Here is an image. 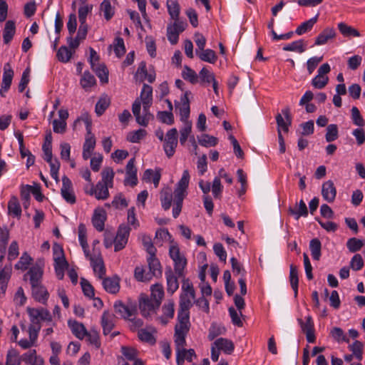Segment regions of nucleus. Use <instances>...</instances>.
Returning <instances> with one entry per match:
<instances>
[{
    "label": "nucleus",
    "mask_w": 365,
    "mask_h": 365,
    "mask_svg": "<svg viewBox=\"0 0 365 365\" xmlns=\"http://www.w3.org/2000/svg\"><path fill=\"white\" fill-rule=\"evenodd\" d=\"M153 93H140V98L135 100L132 105V112L138 124L146 127L154 115L150 112L153 103Z\"/></svg>",
    "instance_id": "f257e3e1"
},
{
    "label": "nucleus",
    "mask_w": 365,
    "mask_h": 365,
    "mask_svg": "<svg viewBox=\"0 0 365 365\" xmlns=\"http://www.w3.org/2000/svg\"><path fill=\"white\" fill-rule=\"evenodd\" d=\"M195 298V293L190 296L188 292H182L180 297V309L178 314V323L175 327H178L179 332L183 334V332L190 329V315L189 309L192 305V301Z\"/></svg>",
    "instance_id": "f03ea898"
},
{
    "label": "nucleus",
    "mask_w": 365,
    "mask_h": 365,
    "mask_svg": "<svg viewBox=\"0 0 365 365\" xmlns=\"http://www.w3.org/2000/svg\"><path fill=\"white\" fill-rule=\"evenodd\" d=\"M190 181V174L187 170L183 171L182 178L176 185V187L173 192V216L177 218L182 207V202L185 197L187 196V189L188 187Z\"/></svg>",
    "instance_id": "7ed1b4c3"
},
{
    "label": "nucleus",
    "mask_w": 365,
    "mask_h": 365,
    "mask_svg": "<svg viewBox=\"0 0 365 365\" xmlns=\"http://www.w3.org/2000/svg\"><path fill=\"white\" fill-rule=\"evenodd\" d=\"M178 331V327H175V344L176 346L177 352L176 361L178 365H183L185 360L191 362L193 358H196V354L194 349H186L184 348V346L186 345L185 336L189 330L183 332V334Z\"/></svg>",
    "instance_id": "20e7f679"
},
{
    "label": "nucleus",
    "mask_w": 365,
    "mask_h": 365,
    "mask_svg": "<svg viewBox=\"0 0 365 365\" xmlns=\"http://www.w3.org/2000/svg\"><path fill=\"white\" fill-rule=\"evenodd\" d=\"M169 255L174 262V269L178 277H185L184 269L187 265V259L180 251L176 243L170 246Z\"/></svg>",
    "instance_id": "39448f33"
},
{
    "label": "nucleus",
    "mask_w": 365,
    "mask_h": 365,
    "mask_svg": "<svg viewBox=\"0 0 365 365\" xmlns=\"http://www.w3.org/2000/svg\"><path fill=\"white\" fill-rule=\"evenodd\" d=\"M172 20L173 22L167 26V37L170 43L175 45L178 41L179 34L185 30L187 24L180 19Z\"/></svg>",
    "instance_id": "423d86ee"
},
{
    "label": "nucleus",
    "mask_w": 365,
    "mask_h": 365,
    "mask_svg": "<svg viewBox=\"0 0 365 365\" xmlns=\"http://www.w3.org/2000/svg\"><path fill=\"white\" fill-rule=\"evenodd\" d=\"M54 250V269L56 277L58 279H62L64 277V271L68 267V263L66 260L63 249L56 245Z\"/></svg>",
    "instance_id": "0eeeda50"
},
{
    "label": "nucleus",
    "mask_w": 365,
    "mask_h": 365,
    "mask_svg": "<svg viewBox=\"0 0 365 365\" xmlns=\"http://www.w3.org/2000/svg\"><path fill=\"white\" fill-rule=\"evenodd\" d=\"M178 130L176 128L170 129L165 134L163 140V148L166 155L170 158L173 156L178 145Z\"/></svg>",
    "instance_id": "6e6552de"
},
{
    "label": "nucleus",
    "mask_w": 365,
    "mask_h": 365,
    "mask_svg": "<svg viewBox=\"0 0 365 365\" xmlns=\"http://www.w3.org/2000/svg\"><path fill=\"white\" fill-rule=\"evenodd\" d=\"M27 313L29 314L31 324H40V321L51 322L52 315L50 312L43 308H27Z\"/></svg>",
    "instance_id": "1a4fd4ad"
},
{
    "label": "nucleus",
    "mask_w": 365,
    "mask_h": 365,
    "mask_svg": "<svg viewBox=\"0 0 365 365\" xmlns=\"http://www.w3.org/2000/svg\"><path fill=\"white\" fill-rule=\"evenodd\" d=\"M130 232V228L128 225H120L115 238L113 241L115 252H118L125 247L128 243Z\"/></svg>",
    "instance_id": "9d476101"
},
{
    "label": "nucleus",
    "mask_w": 365,
    "mask_h": 365,
    "mask_svg": "<svg viewBox=\"0 0 365 365\" xmlns=\"http://www.w3.org/2000/svg\"><path fill=\"white\" fill-rule=\"evenodd\" d=\"M61 194L68 203L74 204L76 202V198L73 190L72 182L66 175L62 178Z\"/></svg>",
    "instance_id": "9b49d317"
},
{
    "label": "nucleus",
    "mask_w": 365,
    "mask_h": 365,
    "mask_svg": "<svg viewBox=\"0 0 365 365\" xmlns=\"http://www.w3.org/2000/svg\"><path fill=\"white\" fill-rule=\"evenodd\" d=\"M302 331L306 334L307 340L309 343H314L316 341L314 334V322L311 316L306 317V322H303L302 319H297Z\"/></svg>",
    "instance_id": "f8f14e48"
},
{
    "label": "nucleus",
    "mask_w": 365,
    "mask_h": 365,
    "mask_svg": "<svg viewBox=\"0 0 365 365\" xmlns=\"http://www.w3.org/2000/svg\"><path fill=\"white\" fill-rule=\"evenodd\" d=\"M176 109L179 110L181 121H189L187 119L190 116V101L187 95L185 93L181 96L180 101H175Z\"/></svg>",
    "instance_id": "ddd939ff"
},
{
    "label": "nucleus",
    "mask_w": 365,
    "mask_h": 365,
    "mask_svg": "<svg viewBox=\"0 0 365 365\" xmlns=\"http://www.w3.org/2000/svg\"><path fill=\"white\" fill-rule=\"evenodd\" d=\"M43 274V268L36 264L30 268L29 272L24 275V279L29 277L31 286L41 284H42Z\"/></svg>",
    "instance_id": "4468645a"
},
{
    "label": "nucleus",
    "mask_w": 365,
    "mask_h": 365,
    "mask_svg": "<svg viewBox=\"0 0 365 365\" xmlns=\"http://www.w3.org/2000/svg\"><path fill=\"white\" fill-rule=\"evenodd\" d=\"M116 322L115 315L109 312L104 311L101 317V326L103 327V332L105 335L110 333L115 327Z\"/></svg>",
    "instance_id": "2eb2a0df"
},
{
    "label": "nucleus",
    "mask_w": 365,
    "mask_h": 365,
    "mask_svg": "<svg viewBox=\"0 0 365 365\" xmlns=\"http://www.w3.org/2000/svg\"><path fill=\"white\" fill-rule=\"evenodd\" d=\"M282 113H278L276 115V121L278 126V129L283 130L287 133L289 127L292 123V118L289 113V109L286 108L282 110Z\"/></svg>",
    "instance_id": "dca6fc26"
},
{
    "label": "nucleus",
    "mask_w": 365,
    "mask_h": 365,
    "mask_svg": "<svg viewBox=\"0 0 365 365\" xmlns=\"http://www.w3.org/2000/svg\"><path fill=\"white\" fill-rule=\"evenodd\" d=\"M12 272L11 264L5 265L0 269V295H4Z\"/></svg>",
    "instance_id": "f3484780"
},
{
    "label": "nucleus",
    "mask_w": 365,
    "mask_h": 365,
    "mask_svg": "<svg viewBox=\"0 0 365 365\" xmlns=\"http://www.w3.org/2000/svg\"><path fill=\"white\" fill-rule=\"evenodd\" d=\"M322 195L323 198L328 202H332L334 201L336 195V189L333 181L328 180L323 183Z\"/></svg>",
    "instance_id": "a211bd4d"
},
{
    "label": "nucleus",
    "mask_w": 365,
    "mask_h": 365,
    "mask_svg": "<svg viewBox=\"0 0 365 365\" xmlns=\"http://www.w3.org/2000/svg\"><path fill=\"white\" fill-rule=\"evenodd\" d=\"M31 292L32 297L36 301L43 304L46 303L49 294L46 288L42 284L31 286Z\"/></svg>",
    "instance_id": "6ab92c4d"
},
{
    "label": "nucleus",
    "mask_w": 365,
    "mask_h": 365,
    "mask_svg": "<svg viewBox=\"0 0 365 365\" xmlns=\"http://www.w3.org/2000/svg\"><path fill=\"white\" fill-rule=\"evenodd\" d=\"M88 32V26L80 25L77 35L75 38H73L70 35L67 38V43L71 48L75 49L80 45V41L85 39Z\"/></svg>",
    "instance_id": "aec40b11"
},
{
    "label": "nucleus",
    "mask_w": 365,
    "mask_h": 365,
    "mask_svg": "<svg viewBox=\"0 0 365 365\" xmlns=\"http://www.w3.org/2000/svg\"><path fill=\"white\" fill-rule=\"evenodd\" d=\"M113 307L115 314L125 319H129V317L135 314L136 310L134 308L128 307L120 301L115 302Z\"/></svg>",
    "instance_id": "412c9836"
},
{
    "label": "nucleus",
    "mask_w": 365,
    "mask_h": 365,
    "mask_svg": "<svg viewBox=\"0 0 365 365\" xmlns=\"http://www.w3.org/2000/svg\"><path fill=\"white\" fill-rule=\"evenodd\" d=\"M147 262L149 267L148 272L152 274V277L161 276L162 267L159 259L156 257V254L149 255Z\"/></svg>",
    "instance_id": "4be33fe9"
},
{
    "label": "nucleus",
    "mask_w": 365,
    "mask_h": 365,
    "mask_svg": "<svg viewBox=\"0 0 365 365\" xmlns=\"http://www.w3.org/2000/svg\"><path fill=\"white\" fill-rule=\"evenodd\" d=\"M106 220V211L103 209H96L94 211L92 223L94 227L99 232L104 230L105 221Z\"/></svg>",
    "instance_id": "5701e85b"
},
{
    "label": "nucleus",
    "mask_w": 365,
    "mask_h": 365,
    "mask_svg": "<svg viewBox=\"0 0 365 365\" xmlns=\"http://www.w3.org/2000/svg\"><path fill=\"white\" fill-rule=\"evenodd\" d=\"M14 71L9 63H6L4 65V73L1 83V90L7 91L10 88L13 78Z\"/></svg>",
    "instance_id": "b1692460"
},
{
    "label": "nucleus",
    "mask_w": 365,
    "mask_h": 365,
    "mask_svg": "<svg viewBox=\"0 0 365 365\" xmlns=\"http://www.w3.org/2000/svg\"><path fill=\"white\" fill-rule=\"evenodd\" d=\"M165 274L167 280V292L173 294L179 287L178 277L170 268L165 271Z\"/></svg>",
    "instance_id": "393cba45"
},
{
    "label": "nucleus",
    "mask_w": 365,
    "mask_h": 365,
    "mask_svg": "<svg viewBox=\"0 0 365 365\" xmlns=\"http://www.w3.org/2000/svg\"><path fill=\"white\" fill-rule=\"evenodd\" d=\"M68 325L72 333L79 339H83L88 334V331L82 323L70 319L68 321Z\"/></svg>",
    "instance_id": "a878e982"
},
{
    "label": "nucleus",
    "mask_w": 365,
    "mask_h": 365,
    "mask_svg": "<svg viewBox=\"0 0 365 365\" xmlns=\"http://www.w3.org/2000/svg\"><path fill=\"white\" fill-rule=\"evenodd\" d=\"M336 36V31L334 28H325L316 38L315 45L321 46L327 43L330 39H332Z\"/></svg>",
    "instance_id": "bb28decb"
},
{
    "label": "nucleus",
    "mask_w": 365,
    "mask_h": 365,
    "mask_svg": "<svg viewBox=\"0 0 365 365\" xmlns=\"http://www.w3.org/2000/svg\"><path fill=\"white\" fill-rule=\"evenodd\" d=\"M139 307L141 314L145 317H148L155 309L156 305L153 300L144 297L140 301Z\"/></svg>",
    "instance_id": "cd10ccee"
},
{
    "label": "nucleus",
    "mask_w": 365,
    "mask_h": 365,
    "mask_svg": "<svg viewBox=\"0 0 365 365\" xmlns=\"http://www.w3.org/2000/svg\"><path fill=\"white\" fill-rule=\"evenodd\" d=\"M16 33V23L13 20L6 22L3 30V41L5 44L9 43Z\"/></svg>",
    "instance_id": "c85d7f7f"
},
{
    "label": "nucleus",
    "mask_w": 365,
    "mask_h": 365,
    "mask_svg": "<svg viewBox=\"0 0 365 365\" xmlns=\"http://www.w3.org/2000/svg\"><path fill=\"white\" fill-rule=\"evenodd\" d=\"M214 346H215L218 350H221L227 354H232L235 349L233 342L225 338H219L215 340Z\"/></svg>",
    "instance_id": "c756f323"
},
{
    "label": "nucleus",
    "mask_w": 365,
    "mask_h": 365,
    "mask_svg": "<svg viewBox=\"0 0 365 365\" xmlns=\"http://www.w3.org/2000/svg\"><path fill=\"white\" fill-rule=\"evenodd\" d=\"M288 212L290 215H294L296 220L300 217H307L308 215V210L305 202L301 200L299 204L296 203L295 207H289Z\"/></svg>",
    "instance_id": "7c9ffc66"
},
{
    "label": "nucleus",
    "mask_w": 365,
    "mask_h": 365,
    "mask_svg": "<svg viewBox=\"0 0 365 365\" xmlns=\"http://www.w3.org/2000/svg\"><path fill=\"white\" fill-rule=\"evenodd\" d=\"M90 260L93 271L98 274L99 277L102 278L106 274V269L101 255L90 257Z\"/></svg>",
    "instance_id": "2f4dec72"
},
{
    "label": "nucleus",
    "mask_w": 365,
    "mask_h": 365,
    "mask_svg": "<svg viewBox=\"0 0 365 365\" xmlns=\"http://www.w3.org/2000/svg\"><path fill=\"white\" fill-rule=\"evenodd\" d=\"M103 286L108 292L116 294L120 289L119 278L117 277L105 278L103 280Z\"/></svg>",
    "instance_id": "473e14b6"
},
{
    "label": "nucleus",
    "mask_w": 365,
    "mask_h": 365,
    "mask_svg": "<svg viewBox=\"0 0 365 365\" xmlns=\"http://www.w3.org/2000/svg\"><path fill=\"white\" fill-rule=\"evenodd\" d=\"M195 53L201 61L209 63H215L217 59L215 52L210 48L203 49L200 51L198 49H196Z\"/></svg>",
    "instance_id": "72a5a7b5"
},
{
    "label": "nucleus",
    "mask_w": 365,
    "mask_h": 365,
    "mask_svg": "<svg viewBox=\"0 0 365 365\" xmlns=\"http://www.w3.org/2000/svg\"><path fill=\"white\" fill-rule=\"evenodd\" d=\"M160 202L163 208L165 210L170 209L172 205L173 194L171 189L169 187L163 188L160 192Z\"/></svg>",
    "instance_id": "f704fd0d"
},
{
    "label": "nucleus",
    "mask_w": 365,
    "mask_h": 365,
    "mask_svg": "<svg viewBox=\"0 0 365 365\" xmlns=\"http://www.w3.org/2000/svg\"><path fill=\"white\" fill-rule=\"evenodd\" d=\"M166 6L171 19H180V6L178 0H167Z\"/></svg>",
    "instance_id": "c9c22d12"
},
{
    "label": "nucleus",
    "mask_w": 365,
    "mask_h": 365,
    "mask_svg": "<svg viewBox=\"0 0 365 365\" xmlns=\"http://www.w3.org/2000/svg\"><path fill=\"white\" fill-rule=\"evenodd\" d=\"M318 16L319 15L317 14L315 16L301 24L295 30V33L300 36L310 31L313 28L314 25L317 23L318 20Z\"/></svg>",
    "instance_id": "e433bc0d"
},
{
    "label": "nucleus",
    "mask_w": 365,
    "mask_h": 365,
    "mask_svg": "<svg viewBox=\"0 0 365 365\" xmlns=\"http://www.w3.org/2000/svg\"><path fill=\"white\" fill-rule=\"evenodd\" d=\"M100 10L107 21L111 19L115 14V8L112 6L110 0H103L100 5Z\"/></svg>",
    "instance_id": "4c0bfd02"
},
{
    "label": "nucleus",
    "mask_w": 365,
    "mask_h": 365,
    "mask_svg": "<svg viewBox=\"0 0 365 365\" xmlns=\"http://www.w3.org/2000/svg\"><path fill=\"white\" fill-rule=\"evenodd\" d=\"M110 104V98L107 95L102 96L96 105L95 112L96 115L98 116L103 115Z\"/></svg>",
    "instance_id": "58836bf2"
},
{
    "label": "nucleus",
    "mask_w": 365,
    "mask_h": 365,
    "mask_svg": "<svg viewBox=\"0 0 365 365\" xmlns=\"http://www.w3.org/2000/svg\"><path fill=\"white\" fill-rule=\"evenodd\" d=\"M338 29L340 33L346 37L354 36L359 37L360 36V33L355 29L354 28L347 25L344 22H340L338 24Z\"/></svg>",
    "instance_id": "ea45409f"
},
{
    "label": "nucleus",
    "mask_w": 365,
    "mask_h": 365,
    "mask_svg": "<svg viewBox=\"0 0 365 365\" xmlns=\"http://www.w3.org/2000/svg\"><path fill=\"white\" fill-rule=\"evenodd\" d=\"M151 296L154 299L156 307H159L164 297V290L161 284H155L151 289Z\"/></svg>",
    "instance_id": "a19ab883"
},
{
    "label": "nucleus",
    "mask_w": 365,
    "mask_h": 365,
    "mask_svg": "<svg viewBox=\"0 0 365 365\" xmlns=\"http://www.w3.org/2000/svg\"><path fill=\"white\" fill-rule=\"evenodd\" d=\"M99 78L102 83H106L108 81V70L104 64L97 63L94 68H91Z\"/></svg>",
    "instance_id": "79ce46f5"
},
{
    "label": "nucleus",
    "mask_w": 365,
    "mask_h": 365,
    "mask_svg": "<svg viewBox=\"0 0 365 365\" xmlns=\"http://www.w3.org/2000/svg\"><path fill=\"white\" fill-rule=\"evenodd\" d=\"M83 5H81L78 9V19L80 21V25L88 26L86 24V17L87 15L91 12L93 9V5L85 4V1H82Z\"/></svg>",
    "instance_id": "37998d69"
},
{
    "label": "nucleus",
    "mask_w": 365,
    "mask_h": 365,
    "mask_svg": "<svg viewBox=\"0 0 365 365\" xmlns=\"http://www.w3.org/2000/svg\"><path fill=\"white\" fill-rule=\"evenodd\" d=\"M8 210L10 215L15 217H20L21 209L16 197L12 196L8 203Z\"/></svg>",
    "instance_id": "c03bdc74"
},
{
    "label": "nucleus",
    "mask_w": 365,
    "mask_h": 365,
    "mask_svg": "<svg viewBox=\"0 0 365 365\" xmlns=\"http://www.w3.org/2000/svg\"><path fill=\"white\" fill-rule=\"evenodd\" d=\"M309 249L312 258L314 260H319L321 257L322 244L319 239L314 238L310 241Z\"/></svg>",
    "instance_id": "a18cd8bd"
},
{
    "label": "nucleus",
    "mask_w": 365,
    "mask_h": 365,
    "mask_svg": "<svg viewBox=\"0 0 365 365\" xmlns=\"http://www.w3.org/2000/svg\"><path fill=\"white\" fill-rule=\"evenodd\" d=\"M289 281L291 287L294 292V297H296L298 292L299 278L297 268L294 264L290 265Z\"/></svg>",
    "instance_id": "49530a36"
},
{
    "label": "nucleus",
    "mask_w": 365,
    "mask_h": 365,
    "mask_svg": "<svg viewBox=\"0 0 365 365\" xmlns=\"http://www.w3.org/2000/svg\"><path fill=\"white\" fill-rule=\"evenodd\" d=\"M283 50L287 51H294L302 53L304 52L306 50L304 47V40L299 39L293 41L289 44H287L283 47Z\"/></svg>",
    "instance_id": "de8ad7c7"
},
{
    "label": "nucleus",
    "mask_w": 365,
    "mask_h": 365,
    "mask_svg": "<svg viewBox=\"0 0 365 365\" xmlns=\"http://www.w3.org/2000/svg\"><path fill=\"white\" fill-rule=\"evenodd\" d=\"M134 277L139 282H149L152 279V274L145 272L143 266H138L134 270Z\"/></svg>",
    "instance_id": "09e8293b"
},
{
    "label": "nucleus",
    "mask_w": 365,
    "mask_h": 365,
    "mask_svg": "<svg viewBox=\"0 0 365 365\" xmlns=\"http://www.w3.org/2000/svg\"><path fill=\"white\" fill-rule=\"evenodd\" d=\"M108 186L103 185V182H98L96 187L95 197L98 200H106L109 197Z\"/></svg>",
    "instance_id": "8fccbe9b"
},
{
    "label": "nucleus",
    "mask_w": 365,
    "mask_h": 365,
    "mask_svg": "<svg viewBox=\"0 0 365 365\" xmlns=\"http://www.w3.org/2000/svg\"><path fill=\"white\" fill-rule=\"evenodd\" d=\"M96 81L94 76L88 71L83 73L80 80V83L84 89L91 88L96 84Z\"/></svg>",
    "instance_id": "3c124183"
},
{
    "label": "nucleus",
    "mask_w": 365,
    "mask_h": 365,
    "mask_svg": "<svg viewBox=\"0 0 365 365\" xmlns=\"http://www.w3.org/2000/svg\"><path fill=\"white\" fill-rule=\"evenodd\" d=\"M72 55L73 53L68 48V47L66 46H61L57 51L56 57L59 61L62 63H67L71 60Z\"/></svg>",
    "instance_id": "603ef678"
},
{
    "label": "nucleus",
    "mask_w": 365,
    "mask_h": 365,
    "mask_svg": "<svg viewBox=\"0 0 365 365\" xmlns=\"http://www.w3.org/2000/svg\"><path fill=\"white\" fill-rule=\"evenodd\" d=\"M102 181L103 185H106L107 186L112 187H113V180L114 178V172L113 169L110 167L105 168L102 173Z\"/></svg>",
    "instance_id": "864d4df0"
},
{
    "label": "nucleus",
    "mask_w": 365,
    "mask_h": 365,
    "mask_svg": "<svg viewBox=\"0 0 365 365\" xmlns=\"http://www.w3.org/2000/svg\"><path fill=\"white\" fill-rule=\"evenodd\" d=\"M21 358L19 352L11 349L8 351L6 354V364L5 365H20Z\"/></svg>",
    "instance_id": "5fc2aeb1"
},
{
    "label": "nucleus",
    "mask_w": 365,
    "mask_h": 365,
    "mask_svg": "<svg viewBox=\"0 0 365 365\" xmlns=\"http://www.w3.org/2000/svg\"><path fill=\"white\" fill-rule=\"evenodd\" d=\"M147 135V131L144 129H138L135 131L128 133L127 140L131 143H139L140 140L144 138Z\"/></svg>",
    "instance_id": "6e6d98bb"
},
{
    "label": "nucleus",
    "mask_w": 365,
    "mask_h": 365,
    "mask_svg": "<svg viewBox=\"0 0 365 365\" xmlns=\"http://www.w3.org/2000/svg\"><path fill=\"white\" fill-rule=\"evenodd\" d=\"M363 347L364 344L362 342L358 340H356L352 344L349 346V350L359 361H361L363 357Z\"/></svg>",
    "instance_id": "4d7b16f0"
},
{
    "label": "nucleus",
    "mask_w": 365,
    "mask_h": 365,
    "mask_svg": "<svg viewBox=\"0 0 365 365\" xmlns=\"http://www.w3.org/2000/svg\"><path fill=\"white\" fill-rule=\"evenodd\" d=\"M314 98L313 93H305L300 100L299 104H306V110L308 113H313L316 110V106L312 103H309Z\"/></svg>",
    "instance_id": "13d9d810"
},
{
    "label": "nucleus",
    "mask_w": 365,
    "mask_h": 365,
    "mask_svg": "<svg viewBox=\"0 0 365 365\" xmlns=\"http://www.w3.org/2000/svg\"><path fill=\"white\" fill-rule=\"evenodd\" d=\"M182 76L185 80L190 81L192 84L198 82V75L194 70L187 66H185L182 72Z\"/></svg>",
    "instance_id": "bf43d9fd"
},
{
    "label": "nucleus",
    "mask_w": 365,
    "mask_h": 365,
    "mask_svg": "<svg viewBox=\"0 0 365 365\" xmlns=\"http://www.w3.org/2000/svg\"><path fill=\"white\" fill-rule=\"evenodd\" d=\"M339 137L338 127L336 124H330L327 127L326 140L329 143L336 140Z\"/></svg>",
    "instance_id": "052dcab7"
},
{
    "label": "nucleus",
    "mask_w": 365,
    "mask_h": 365,
    "mask_svg": "<svg viewBox=\"0 0 365 365\" xmlns=\"http://www.w3.org/2000/svg\"><path fill=\"white\" fill-rule=\"evenodd\" d=\"M211 190L215 199H220L222 197L223 186L221 184V180L219 177L215 178L211 185Z\"/></svg>",
    "instance_id": "680f3d73"
},
{
    "label": "nucleus",
    "mask_w": 365,
    "mask_h": 365,
    "mask_svg": "<svg viewBox=\"0 0 365 365\" xmlns=\"http://www.w3.org/2000/svg\"><path fill=\"white\" fill-rule=\"evenodd\" d=\"M9 238V232L6 226L0 228V251L5 253L6 244Z\"/></svg>",
    "instance_id": "e2e57ef3"
},
{
    "label": "nucleus",
    "mask_w": 365,
    "mask_h": 365,
    "mask_svg": "<svg viewBox=\"0 0 365 365\" xmlns=\"http://www.w3.org/2000/svg\"><path fill=\"white\" fill-rule=\"evenodd\" d=\"M113 50L115 56L118 58L124 55L125 52V48L124 41L121 37H116L113 43Z\"/></svg>",
    "instance_id": "0e129e2a"
},
{
    "label": "nucleus",
    "mask_w": 365,
    "mask_h": 365,
    "mask_svg": "<svg viewBox=\"0 0 365 365\" xmlns=\"http://www.w3.org/2000/svg\"><path fill=\"white\" fill-rule=\"evenodd\" d=\"M157 118L163 123L173 125L174 123V116L170 111H159L157 113Z\"/></svg>",
    "instance_id": "69168bd1"
},
{
    "label": "nucleus",
    "mask_w": 365,
    "mask_h": 365,
    "mask_svg": "<svg viewBox=\"0 0 365 365\" xmlns=\"http://www.w3.org/2000/svg\"><path fill=\"white\" fill-rule=\"evenodd\" d=\"M332 338L338 342L344 341L346 343L349 342V339L344 334V331L339 327H334L331 330L330 332Z\"/></svg>",
    "instance_id": "338daca9"
},
{
    "label": "nucleus",
    "mask_w": 365,
    "mask_h": 365,
    "mask_svg": "<svg viewBox=\"0 0 365 365\" xmlns=\"http://www.w3.org/2000/svg\"><path fill=\"white\" fill-rule=\"evenodd\" d=\"M363 245L364 243L361 240L355 237L350 238L346 242L347 248L351 252H356L360 250Z\"/></svg>",
    "instance_id": "774afa93"
}]
</instances>
